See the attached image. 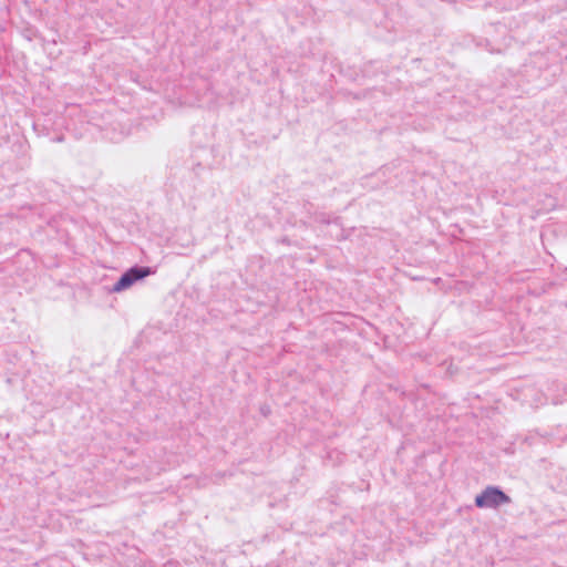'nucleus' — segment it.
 <instances>
[{"label": "nucleus", "instance_id": "f257e3e1", "mask_svg": "<svg viewBox=\"0 0 567 567\" xmlns=\"http://www.w3.org/2000/svg\"><path fill=\"white\" fill-rule=\"evenodd\" d=\"M155 272L156 270L148 266H133L127 269L114 284L112 291H123L133 286L135 282L144 279L147 276L154 275Z\"/></svg>", "mask_w": 567, "mask_h": 567}, {"label": "nucleus", "instance_id": "7ed1b4c3", "mask_svg": "<svg viewBox=\"0 0 567 567\" xmlns=\"http://www.w3.org/2000/svg\"><path fill=\"white\" fill-rule=\"evenodd\" d=\"M269 411H270V410H269V408H267V409H261V412H262L264 414L269 413Z\"/></svg>", "mask_w": 567, "mask_h": 567}, {"label": "nucleus", "instance_id": "f03ea898", "mask_svg": "<svg viewBox=\"0 0 567 567\" xmlns=\"http://www.w3.org/2000/svg\"><path fill=\"white\" fill-rule=\"evenodd\" d=\"M511 502V498L499 488L488 486L475 497V505L480 508H496Z\"/></svg>", "mask_w": 567, "mask_h": 567}]
</instances>
